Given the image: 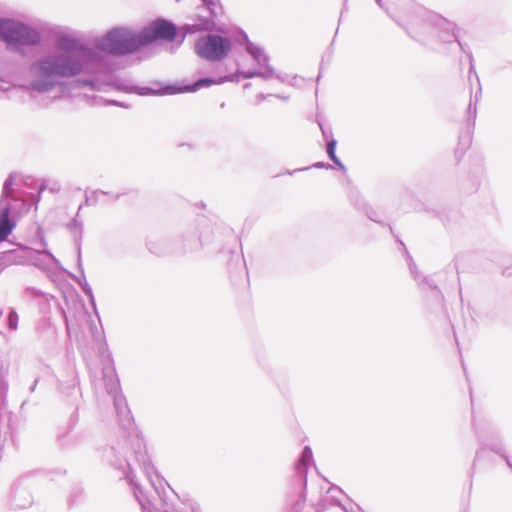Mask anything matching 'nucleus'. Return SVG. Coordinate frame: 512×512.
<instances>
[{"label": "nucleus", "mask_w": 512, "mask_h": 512, "mask_svg": "<svg viewBox=\"0 0 512 512\" xmlns=\"http://www.w3.org/2000/svg\"><path fill=\"white\" fill-rule=\"evenodd\" d=\"M320 77H321V71L318 74L317 81H319Z\"/></svg>", "instance_id": "nucleus-56"}, {"label": "nucleus", "mask_w": 512, "mask_h": 512, "mask_svg": "<svg viewBox=\"0 0 512 512\" xmlns=\"http://www.w3.org/2000/svg\"><path fill=\"white\" fill-rule=\"evenodd\" d=\"M504 274L506 275H509L510 274V271H509V268H506L504 271H503Z\"/></svg>", "instance_id": "nucleus-53"}, {"label": "nucleus", "mask_w": 512, "mask_h": 512, "mask_svg": "<svg viewBox=\"0 0 512 512\" xmlns=\"http://www.w3.org/2000/svg\"><path fill=\"white\" fill-rule=\"evenodd\" d=\"M19 174L12 172L5 179L0 196V214L6 211L7 218H16L21 209H29L30 205L24 198V191L16 183Z\"/></svg>", "instance_id": "nucleus-9"}, {"label": "nucleus", "mask_w": 512, "mask_h": 512, "mask_svg": "<svg viewBox=\"0 0 512 512\" xmlns=\"http://www.w3.org/2000/svg\"><path fill=\"white\" fill-rule=\"evenodd\" d=\"M319 126H320V129H321L323 137L325 139H328L329 134H331V130H328V129L324 128L321 123H319Z\"/></svg>", "instance_id": "nucleus-36"}, {"label": "nucleus", "mask_w": 512, "mask_h": 512, "mask_svg": "<svg viewBox=\"0 0 512 512\" xmlns=\"http://www.w3.org/2000/svg\"><path fill=\"white\" fill-rule=\"evenodd\" d=\"M236 41L242 45L245 46V48L248 46V43L251 42L247 33L243 30H240L236 35Z\"/></svg>", "instance_id": "nucleus-29"}, {"label": "nucleus", "mask_w": 512, "mask_h": 512, "mask_svg": "<svg viewBox=\"0 0 512 512\" xmlns=\"http://www.w3.org/2000/svg\"><path fill=\"white\" fill-rule=\"evenodd\" d=\"M482 449L476 452V456L478 457Z\"/></svg>", "instance_id": "nucleus-58"}, {"label": "nucleus", "mask_w": 512, "mask_h": 512, "mask_svg": "<svg viewBox=\"0 0 512 512\" xmlns=\"http://www.w3.org/2000/svg\"><path fill=\"white\" fill-rule=\"evenodd\" d=\"M146 246L149 252L156 256L178 254L176 239L167 236L151 237L147 240Z\"/></svg>", "instance_id": "nucleus-15"}, {"label": "nucleus", "mask_w": 512, "mask_h": 512, "mask_svg": "<svg viewBox=\"0 0 512 512\" xmlns=\"http://www.w3.org/2000/svg\"><path fill=\"white\" fill-rule=\"evenodd\" d=\"M312 167L318 168V169H321V168L330 169V168H332L331 164L324 163V162H317Z\"/></svg>", "instance_id": "nucleus-35"}, {"label": "nucleus", "mask_w": 512, "mask_h": 512, "mask_svg": "<svg viewBox=\"0 0 512 512\" xmlns=\"http://www.w3.org/2000/svg\"><path fill=\"white\" fill-rule=\"evenodd\" d=\"M408 266L412 277L419 282V285H427L431 291V298L435 302L436 305H441L443 300L442 292L439 290L438 286L435 282L429 277H423L421 281H419V272L417 271V267L415 263L412 261V258L408 255Z\"/></svg>", "instance_id": "nucleus-16"}, {"label": "nucleus", "mask_w": 512, "mask_h": 512, "mask_svg": "<svg viewBox=\"0 0 512 512\" xmlns=\"http://www.w3.org/2000/svg\"><path fill=\"white\" fill-rule=\"evenodd\" d=\"M313 460V453L310 446H305L302 450L300 458L295 464L296 477L300 484L303 485L304 489L307 485V474L309 469V464Z\"/></svg>", "instance_id": "nucleus-17"}, {"label": "nucleus", "mask_w": 512, "mask_h": 512, "mask_svg": "<svg viewBox=\"0 0 512 512\" xmlns=\"http://www.w3.org/2000/svg\"><path fill=\"white\" fill-rule=\"evenodd\" d=\"M95 46L101 54L116 57L132 55L143 48L139 32L124 26L109 29L95 40Z\"/></svg>", "instance_id": "nucleus-6"}, {"label": "nucleus", "mask_w": 512, "mask_h": 512, "mask_svg": "<svg viewBox=\"0 0 512 512\" xmlns=\"http://www.w3.org/2000/svg\"><path fill=\"white\" fill-rule=\"evenodd\" d=\"M33 181H34V179H33V178H31V177H27V178L25 179L24 183H25V185H27V186H28V185H30Z\"/></svg>", "instance_id": "nucleus-47"}, {"label": "nucleus", "mask_w": 512, "mask_h": 512, "mask_svg": "<svg viewBox=\"0 0 512 512\" xmlns=\"http://www.w3.org/2000/svg\"><path fill=\"white\" fill-rule=\"evenodd\" d=\"M259 97H260L261 99H265V95H263V94H260V95H259Z\"/></svg>", "instance_id": "nucleus-57"}, {"label": "nucleus", "mask_w": 512, "mask_h": 512, "mask_svg": "<svg viewBox=\"0 0 512 512\" xmlns=\"http://www.w3.org/2000/svg\"><path fill=\"white\" fill-rule=\"evenodd\" d=\"M102 457L123 473L143 512H177L165 496L163 484L168 483L152 464L144 441L118 455L115 446H107Z\"/></svg>", "instance_id": "nucleus-2"}, {"label": "nucleus", "mask_w": 512, "mask_h": 512, "mask_svg": "<svg viewBox=\"0 0 512 512\" xmlns=\"http://www.w3.org/2000/svg\"><path fill=\"white\" fill-rule=\"evenodd\" d=\"M1 259L6 263L13 264L30 263L39 268H46L50 265L61 268L60 261L47 248L35 250L29 247H19L3 252Z\"/></svg>", "instance_id": "nucleus-8"}, {"label": "nucleus", "mask_w": 512, "mask_h": 512, "mask_svg": "<svg viewBox=\"0 0 512 512\" xmlns=\"http://www.w3.org/2000/svg\"><path fill=\"white\" fill-rule=\"evenodd\" d=\"M46 189V186L42 183L41 186H40V191H39V194H38V199L40 198V194L42 191H44Z\"/></svg>", "instance_id": "nucleus-51"}, {"label": "nucleus", "mask_w": 512, "mask_h": 512, "mask_svg": "<svg viewBox=\"0 0 512 512\" xmlns=\"http://www.w3.org/2000/svg\"><path fill=\"white\" fill-rule=\"evenodd\" d=\"M250 85H251L250 83H247V84L244 85V88L247 89V88L250 87Z\"/></svg>", "instance_id": "nucleus-54"}, {"label": "nucleus", "mask_w": 512, "mask_h": 512, "mask_svg": "<svg viewBox=\"0 0 512 512\" xmlns=\"http://www.w3.org/2000/svg\"><path fill=\"white\" fill-rule=\"evenodd\" d=\"M179 147H180V148H186V149H188V150H193V149L195 148V147H194V145H193V144H191V143H181V144L179 145Z\"/></svg>", "instance_id": "nucleus-41"}, {"label": "nucleus", "mask_w": 512, "mask_h": 512, "mask_svg": "<svg viewBox=\"0 0 512 512\" xmlns=\"http://www.w3.org/2000/svg\"><path fill=\"white\" fill-rule=\"evenodd\" d=\"M8 391V384L4 380L0 379V397L4 398Z\"/></svg>", "instance_id": "nucleus-32"}, {"label": "nucleus", "mask_w": 512, "mask_h": 512, "mask_svg": "<svg viewBox=\"0 0 512 512\" xmlns=\"http://www.w3.org/2000/svg\"><path fill=\"white\" fill-rule=\"evenodd\" d=\"M220 108H222V109H223V108H225V102H222V103L220 104Z\"/></svg>", "instance_id": "nucleus-55"}, {"label": "nucleus", "mask_w": 512, "mask_h": 512, "mask_svg": "<svg viewBox=\"0 0 512 512\" xmlns=\"http://www.w3.org/2000/svg\"><path fill=\"white\" fill-rule=\"evenodd\" d=\"M473 427H474V430L476 431V433H477L478 437H479V438H481L482 436H481V434H480V431H479V429H478L477 425H476L474 422H473Z\"/></svg>", "instance_id": "nucleus-49"}, {"label": "nucleus", "mask_w": 512, "mask_h": 512, "mask_svg": "<svg viewBox=\"0 0 512 512\" xmlns=\"http://www.w3.org/2000/svg\"><path fill=\"white\" fill-rule=\"evenodd\" d=\"M203 246L196 224H191L180 233L176 239L178 255L199 251Z\"/></svg>", "instance_id": "nucleus-13"}, {"label": "nucleus", "mask_w": 512, "mask_h": 512, "mask_svg": "<svg viewBox=\"0 0 512 512\" xmlns=\"http://www.w3.org/2000/svg\"><path fill=\"white\" fill-rule=\"evenodd\" d=\"M108 104L110 105H114V106H118V107H122V108H129V105L124 103V102H121V101H117V100H109L108 101Z\"/></svg>", "instance_id": "nucleus-34"}, {"label": "nucleus", "mask_w": 512, "mask_h": 512, "mask_svg": "<svg viewBox=\"0 0 512 512\" xmlns=\"http://www.w3.org/2000/svg\"><path fill=\"white\" fill-rule=\"evenodd\" d=\"M59 312H60V313H61V315L63 316L64 321H65L66 325L68 326V317H67V315H66L65 310H64L62 307H59Z\"/></svg>", "instance_id": "nucleus-43"}, {"label": "nucleus", "mask_w": 512, "mask_h": 512, "mask_svg": "<svg viewBox=\"0 0 512 512\" xmlns=\"http://www.w3.org/2000/svg\"><path fill=\"white\" fill-rule=\"evenodd\" d=\"M375 2L377 3V5H378L382 10L387 11V10H386V8H385V5H384V3H383V0H375Z\"/></svg>", "instance_id": "nucleus-44"}, {"label": "nucleus", "mask_w": 512, "mask_h": 512, "mask_svg": "<svg viewBox=\"0 0 512 512\" xmlns=\"http://www.w3.org/2000/svg\"><path fill=\"white\" fill-rule=\"evenodd\" d=\"M82 205L79 206L76 216L67 224V229L72 234L77 250V265L81 266V239L83 236V223L77 219Z\"/></svg>", "instance_id": "nucleus-18"}, {"label": "nucleus", "mask_w": 512, "mask_h": 512, "mask_svg": "<svg viewBox=\"0 0 512 512\" xmlns=\"http://www.w3.org/2000/svg\"><path fill=\"white\" fill-rule=\"evenodd\" d=\"M17 225L16 218H7L6 211L0 214V243L4 242Z\"/></svg>", "instance_id": "nucleus-20"}, {"label": "nucleus", "mask_w": 512, "mask_h": 512, "mask_svg": "<svg viewBox=\"0 0 512 512\" xmlns=\"http://www.w3.org/2000/svg\"><path fill=\"white\" fill-rule=\"evenodd\" d=\"M310 167H306V168H300V169H295L293 170L292 172H288L289 174H293L295 172H299V171H304V170H308Z\"/></svg>", "instance_id": "nucleus-48"}, {"label": "nucleus", "mask_w": 512, "mask_h": 512, "mask_svg": "<svg viewBox=\"0 0 512 512\" xmlns=\"http://www.w3.org/2000/svg\"><path fill=\"white\" fill-rule=\"evenodd\" d=\"M212 85H219L218 78L201 77L190 84L166 83L162 85V94L164 96L181 93H194L202 88H207Z\"/></svg>", "instance_id": "nucleus-14"}, {"label": "nucleus", "mask_w": 512, "mask_h": 512, "mask_svg": "<svg viewBox=\"0 0 512 512\" xmlns=\"http://www.w3.org/2000/svg\"><path fill=\"white\" fill-rule=\"evenodd\" d=\"M108 191L104 190H93V191H86L85 192V201L84 205L86 206H95L100 202V196L101 195H108Z\"/></svg>", "instance_id": "nucleus-23"}, {"label": "nucleus", "mask_w": 512, "mask_h": 512, "mask_svg": "<svg viewBox=\"0 0 512 512\" xmlns=\"http://www.w3.org/2000/svg\"><path fill=\"white\" fill-rule=\"evenodd\" d=\"M275 97L281 99V100H287L288 97L287 96H282V95H274Z\"/></svg>", "instance_id": "nucleus-52"}, {"label": "nucleus", "mask_w": 512, "mask_h": 512, "mask_svg": "<svg viewBox=\"0 0 512 512\" xmlns=\"http://www.w3.org/2000/svg\"><path fill=\"white\" fill-rule=\"evenodd\" d=\"M19 317L14 309H10L7 315V326L10 330L15 331L18 328Z\"/></svg>", "instance_id": "nucleus-25"}, {"label": "nucleus", "mask_w": 512, "mask_h": 512, "mask_svg": "<svg viewBox=\"0 0 512 512\" xmlns=\"http://www.w3.org/2000/svg\"><path fill=\"white\" fill-rule=\"evenodd\" d=\"M468 143H469V139H467L466 143L463 144L462 143V137L460 136L459 137V148H458V150L461 149L462 152H464L466 150V148L468 147Z\"/></svg>", "instance_id": "nucleus-37"}, {"label": "nucleus", "mask_w": 512, "mask_h": 512, "mask_svg": "<svg viewBox=\"0 0 512 512\" xmlns=\"http://www.w3.org/2000/svg\"><path fill=\"white\" fill-rule=\"evenodd\" d=\"M245 50L254 59L258 66L267 64V62L270 61V57L264 49L253 42H249Z\"/></svg>", "instance_id": "nucleus-21"}, {"label": "nucleus", "mask_w": 512, "mask_h": 512, "mask_svg": "<svg viewBox=\"0 0 512 512\" xmlns=\"http://www.w3.org/2000/svg\"><path fill=\"white\" fill-rule=\"evenodd\" d=\"M38 381H39L38 379H35V380H34L33 384L31 385V387H30V389H29V390H30V392H34V391H35V389H36V387H37V384H38Z\"/></svg>", "instance_id": "nucleus-45"}, {"label": "nucleus", "mask_w": 512, "mask_h": 512, "mask_svg": "<svg viewBox=\"0 0 512 512\" xmlns=\"http://www.w3.org/2000/svg\"><path fill=\"white\" fill-rule=\"evenodd\" d=\"M69 276H70V277H71V279H72L73 281H75L77 284H81V279H83V278H82V275H81V276H77V275H75V274L69 273Z\"/></svg>", "instance_id": "nucleus-40"}, {"label": "nucleus", "mask_w": 512, "mask_h": 512, "mask_svg": "<svg viewBox=\"0 0 512 512\" xmlns=\"http://www.w3.org/2000/svg\"><path fill=\"white\" fill-rule=\"evenodd\" d=\"M142 47L145 48L157 42H173L177 35V26L165 18L151 21L140 32Z\"/></svg>", "instance_id": "nucleus-11"}, {"label": "nucleus", "mask_w": 512, "mask_h": 512, "mask_svg": "<svg viewBox=\"0 0 512 512\" xmlns=\"http://www.w3.org/2000/svg\"><path fill=\"white\" fill-rule=\"evenodd\" d=\"M0 41L9 52L26 56L27 49L38 47L43 37L37 28L18 19L0 17Z\"/></svg>", "instance_id": "nucleus-5"}, {"label": "nucleus", "mask_w": 512, "mask_h": 512, "mask_svg": "<svg viewBox=\"0 0 512 512\" xmlns=\"http://www.w3.org/2000/svg\"><path fill=\"white\" fill-rule=\"evenodd\" d=\"M237 74H241V78H243V79H252V78H256V77H258V75H260L258 70L244 71L241 69H237Z\"/></svg>", "instance_id": "nucleus-27"}, {"label": "nucleus", "mask_w": 512, "mask_h": 512, "mask_svg": "<svg viewBox=\"0 0 512 512\" xmlns=\"http://www.w3.org/2000/svg\"><path fill=\"white\" fill-rule=\"evenodd\" d=\"M202 6L208 11L209 16L197 15L193 24H184L180 30L184 36L200 31L211 32L219 30L217 22L222 12L219 0H201Z\"/></svg>", "instance_id": "nucleus-12"}, {"label": "nucleus", "mask_w": 512, "mask_h": 512, "mask_svg": "<svg viewBox=\"0 0 512 512\" xmlns=\"http://www.w3.org/2000/svg\"><path fill=\"white\" fill-rule=\"evenodd\" d=\"M394 20L412 39L426 47L434 49V46L437 43L451 44L456 42L460 49L464 53H467L470 61L469 79H471V74L474 73L479 85V88L474 95V103L471 98L467 108L468 121H472L474 123L477 115L476 104L481 98L480 81L472 64L473 56L471 52H467V45L460 42L458 35L455 32L456 25L442 15L426 10L418 5L412 6L410 16L406 21Z\"/></svg>", "instance_id": "nucleus-3"}, {"label": "nucleus", "mask_w": 512, "mask_h": 512, "mask_svg": "<svg viewBox=\"0 0 512 512\" xmlns=\"http://www.w3.org/2000/svg\"><path fill=\"white\" fill-rule=\"evenodd\" d=\"M366 215H367V217L371 221H374V222L379 223V224L382 225V222H381V219H380V214L375 209H373L372 207H368L366 209Z\"/></svg>", "instance_id": "nucleus-28"}, {"label": "nucleus", "mask_w": 512, "mask_h": 512, "mask_svg": "<svg viewBox=\"0 0 512 512\" xmlns=\"http://www.w3.org/2000/svg\"><path fill=\"white\" fill-rule=\"evenodd\" d=\"M78 267H79V269H80V272H81V274H82V278H83V279H81V284H78V285H79V286L81 287V289H82V288H83V286H85V282H87V281H86V279H85L84 270H83L82 265H81V266H79V265H78Z\"/></svg>", "instance_id": "nucleus-39"}, {"label": "nucleus", "mask_w": 512, "mask_h": 512, "mask_svg": "<svg viewBox=\"0 0 512 512\" xmlns=\"http://www.w3.org/2000/svg\"><path fill=\"white\" fill-rule=\"evenodd\" d=\"M240 78H241V74H237V71H236L233 74L218 77V83L220 85V84H224L226 82H238Z\"/></svg>", "instance_id": "nucleus-26"}, {"label": "nucleus", "mask_w": 512, "mask_h": 512, "mask_svg": "<svg viewBox=\"0 0 512 512\" xmlns=\"http://www.w3.org/2000/svg\"><path fill=\"white\" fill-rule=\"evenodd\" d=\"M2 315V311L0 310V316Z\"/></svg>", "instance_id": "nucleus-59"}, {"label": "nucleus", "mask_w": 512, "mask_h": 512, "mask_svg": "<svg viewBox=\"0 0 512 512\" xmlns=\"http://www.w3.org/2000/svg\"><path fill=\"white\" fill-rule=\"evenodd\" d=\"M232 42L229 37L208 33L199 37L194 44L195 54L208 62H221L229 55Z\"/></svg>", "instance_id": "nucleus-7"}, {"label": "nucleus", "mask_w": 512, "mask_h": 512, "mask_svg": "<svg viewBox=\"0 0 512 512\" xmlns=\"http://www.w3.org/2000/svg\"><path fill=\"white\" fill-rule=\"evenodd\" d=\"M82 291L88 298H92L93 290L88 282H85V286H83Z\"/></svg>", "instance_id": "nucleus-33"}, {"label": "nucleus", "mask_w": 512, "mask_h": 512, "mask_svg": "<svg viewBox=\"0 0 512 512\" xmlns=\"http://www.w3.org/2000/svg\"><path fill=\"white\" fill-rule=\"evenodd\" d=\"M125 193H116L112 194L109 192L108 196H110L114 201H117L121 196H123Z\"/></svg>", "instance_id": "nucleus-42"}, {"label": "nucleus", "mask_w": 512, "mask_h": 512, "mask_svg": "<svg viewBox=\"0 0 512 512\" xmlns=\"http://www.w3.org/2000/svg\"><path fill=\"white\" fill-rule=\"evenodd\" d=\"M259 67L261 69L258 70L260 73L258 77L262 78L263 80H269L270 78L274 77L275 71L269 62H267V64H262Z\"/></svg>", "instance_id": "nucleus-24"}, {"label": "nucleus", "mask_w": 512, "mask_h": 512, "mask_svg": "<svg viewBox=\"0 0 512 512\" xmlns=\"http://www.w3.org/2000/svg\"><path fill=\"white\" fill-rule=\"evenodd\" d=\"M28 82L17 87L33 97L34 93L53 91L61 84L60 79L74 78L81 74L86 78L78 80L81 87L100 91L105 86L139 96H163V83L155 81L153 86H140L128 78L120 77L106 56L84 41L64 35L58 39V50L33 60L27 69Z\"/></svg>", "instance_id": "nucleus-1"}, {"label": "nucleus", "mask_w": 512, "mask_h": 512, "mask_svg": "<svg viewBox=\"0 0 512 512\" xmlns=\"http://www.w3.org/2000/svg\"><path fill=\"white\" fill-rule=\"evenodd\" d=\"M33 504V496L26 488H15L11 497L10 507L13 510L27 509Z\"/></svg>", "instance_id": "nucleus-19"}, {"label": "nucleus", "mask_w": 512, "mask_h": 512, "mask_svg": "<svg viewBox=\"0 0 512 512\" xmlns=\"http://www.w3.org/2000/svg\"><path fill=\"white\" fill-rule=\"evenodd\" d=\"M79 422L78 408L69 416L66 423L56 429L55 443L63 451H71L79 448L86 440L84 430L77 429Z\"/></svg>", "instance_id": "nucleus-10"}, {"label": "nucleus", "mask_w": 512, "mask_h": 512, "mask_svg": "<svg viewBox=\"0 0 512 512\" xmlns=\"http://www.w3.org/2000/svg\"><path fill=\"white\" fill-rule=\"evenodd\" d=\"M274 77H276L277 79H279L281 82H284L285 81V78L283 76H281L280 74H276L274 75Z\"/></svg>", "instance_id": "nucleus-50"}, {"label": "nucleus", "mask_w": 512, "mask_h": 512, "mask_svg": "<svg viewBox=\"0 0 512 512\" xmlns=\"http://www.w3.org/2000/svg\"><path fill=\"white\" fill-rule=\"evenodd\" d=\"M193 512H195V510L193 509Z\"/></svg>", "instance_id": "nucleus-60"}, {"label": "nucleus", "mask_w": 512, "mask_h": 512, "mask_svg": "<svg viewBox=\"0 0 512 512\" xmlns=\"http://www.w3.org/2000/svg\"><path fill=\"white\" fill-rule=\"evenodd\" d=\"M78 267H79V269H80V272H81V274H82V278H83V279H81V284H78V285H79V286L81 287V289H82V288H83V286H85V282H87V281H86V279H85L84 270H83L82 265H81V266H79V265H78Z\"/></svg>", "instance_id": "nucleus-38"}, {"label": "nucleus", "mask_w": 512, "mask_h": 512, "mask_svg": "<svg viewBox=\"0 0 512 512\" xmlns=\"http://www.w3.org/2000/svg\"><path fill=\"white\" fill-rule=\"evenodd\" d=\"M336 146H337V141L334 138H331L330 140H328L327 145H326L327 155H328L329 159L335 165H337L342 171H345L346 167L344 166V164L341 162V160L336 155Z\"/></svg>", "instance_id": "nucleus-22"}, {"label": "nucleus", "mask_w": 512, "mask_h": 512, "mask_svg": "<svg viewBox=\"0 0 512 512\" xmlns=\"http://www.w3.org/2000/svg\"><path fill=\"white\" fill-rule=\"evenodd\" d=\"M490 449L494 451L496 454L502 456L506 460L507 465L512 469V463L510 462L508 456L502 451V448L499 445L491 446Z\"/></svg>", "instance_id": "nucleus-30"}, {"label": "nucleus", "mask_w": 512, "mask_h": 512, "mask_svg": "<svg viewBox=\"0 0 512 512\" xmlns=\"http://www.w3.org/2000/svg\"><path fill=\"white\" fill-rule=\"evenodd\" d=\"M102 381L106 392L112 397L119 427L122 430L124 442L114 445L117 455L137 446L138 441H144L138 429L135 427L133 416L128 409L126 400L120 392V382L113 365H107L102 369Z\"/></svg>", "instance_id": "nucleus-4"}, {"label": "nucleus", "mask_w": 512, "mask_h": 512, "mask_svg": "<svg viewBox=\"0 0 512 512\" xmlns=\"http://www.w3.org/2000/svg\"><path fill=\"white\" fill-rule=\"evenodd\" d=\"M490 449L494 451L496 454L502 456L506 460L507 465L512 469V463L510 462L508 456L502 451V448L499 445L491 446Z\"/></svg>", "instance_id": "nucleus-31"}, {"label": "nucleus", "mask_w": 512, "mask_h": 512, "mask_svg": "<svg viewBox=\"0 0 512 512\" xmlns=\"http://www.w3.org/2000/svg\"><path fill=\"white\" fill-rule=\"evenodd\" d=\"M88 299H89V302L91 303V305L93 306V308L96 310V303H95L94 295L92 294V298H88Z\"/></svg>", "instance_id": "nucleus-46"}]
</instances>
